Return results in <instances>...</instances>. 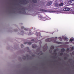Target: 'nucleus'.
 I'll use <instances>...</instances> for the list:
<instances>
[{
    "label": "nucleus",
    "instance_id": "aec40b11",
    "mask_svg": "<svg viewBox=\"0 0 74 74\" xmlns=\"http://www.w3.org/2000/svg\"><path fill=\"white\" fill-rule=\"evenodd\" d=\"M28 44H29V45H31V44H32V43L31 42H28Z\"/></svg>",
    "mask_w": 74,
    "mask_h": 74
},
{
    "label": "nucleus",
    "instance_id": "2eb2a0df",
    "mask_svg": "<svg viewBox=\"0 0 74 74\" xmlns=\"http://www.w3.org/2000/svg\"><path fill=\"white\" fill-rule=\"evenodd\" d=\"M42 19L43 21H46V17H43Z\"/></svg>",
    "mask_w": 74,
    "mask_h": 74
},
{
    "label": "nucleus",
    "instance_id": "f03ea898",
    "mask_svg": "<svg viewBox=\"0 0 74 74\" xmlns=\"http://www.w3.org/2000/svg\"><path fill=\"white\" fill-rule=\"evenodd\" d=\"M63 10L64 11H69L70 10V9L69 8L66 7L64 8Z\"/></svg>",
    "mask_w": 74,
    "mask_h": 74
},
{
    "label": "nucleus",
    "instance_id": "0eeeda50",
    "mask_svg": "<svg viewBox=\"0 0 74 74\" xmlns=\"http://www.w3.org/2000/svg\"><path fill=\"white\" fill-rule=\"evenodd\" d=\"M37 47V45L35 44L33 45L32 46V47L33 48H36Z\"/></svg>",
    "mask_w": 74,
    "mask_h": 74
},
{
    "label": "nucleus",
    "instance_id": "ddd939ff",
    "mask_svg": "<svg viewBox=\"0 0 74 74\" xmlns=\"http://www.w3.org/2000/svg\"><path fill=\"white\" fill-rule=\"evenodd\" d=\"M55 5L56 7H59V5L57 3L55 4Z\"/></svg>",
    "mask_w": 74,
    "mask_h": 74
},
{
    "label": "nucleus",
    "instance_id": "473e14b6",
    "mask_svg": "<svg viewBox=\"0 0 74 74\" xmlns=\"http://www.w3.org/2000/svg\"><path fill=\"white\" fill-rule=\"evenodd\" d=\"M27 49H29V47H27Z\"/></svg>",
    "mask_w": 74,
    "mask_h": 74
},
{
    "label": "nucleus",
    "instance_id": "f8f14e48",
    "mask_svg": "<svg viewBox=\"0 0 74 74\" xmlns=\"http://www.w3.org/2000/svg\"><path fill=\"white\" fill-rule=\"evenodd\" d=\"M65 51V49L64 48L62 49H61V52H64Z\"/></svg>",
    "mask_w": 74,
    "mask_h": 74
},
{
    "label": "nucleus",
    "instance_id": "412c9836",
    "mask_svg": "<svg viewBox=\"0 0 74 74\" xmlns=\"http://www.w3.org/2000/svg\"><path fill=\"white\" fill-rule=\"evenodd\" d=\"M59 38L60 39V41H62V38L60 37Z\"/></svg>",
    "mask_w": 74,
    "mask_h": 74
},
{
    "label": "nucleus",
    "instance_id": "bb28decb",
    "mask_svg": "<svg viewBox=\"0 0 74 74\" xmlns=\"http://www.w3.org/2000/svg\"><path fill=\"white\" fill-rule=\"evenodd\" d=\"M56 49H55L54 50V52H56Z\"/></svg>",
    "mask_w": 74,
    "mask_h": 74
},
{
    "label": "nucleus",
    "instance_id": "5701e85b",
    "mask_svg": "<svg viewBox=\"0 0 74 74\" xmlns=\"http://www.w3.org/2000/svg\"><path fill=\"white\" fill-rule=\"evenodd\" d=\"M24 30H26V31L28 30V28H24Z\"/></svg>",
    "mask_w": 74,
    "mask_h": 74
},
{
    "label": "nucleus",
    "instance_id": "ea45409f",
    "mask_svg": "<svg viewBox=\"0 0 74 74\" xmlns=\"http://www.w3.org/2000/svg\"><path fill=\"white\" fill-rule=\"evenodd\" d=\"M52 11H51L52 12Z\"/></svg>",
    "mask_w": 74,
    "mask_h": 74
},
{
    "label": "nucleus",
    "instance_id": "e433bc0d",
    "mask_svg": "<svg viewBox=\"0 0 74 74\" xmlns=\"http://www.w3.org/2000/svg\"><path fill=\"white\" fill-rule=\"evenodd\" d=\"M56 38H57V37H56Z\"/></svg>",
    "mask_w": 74,
    "mask_h": 74
},
{
    "label": "nucleus",
    "instance_id": "393cba45",
    "mask_svg": "<svg viewBox=\"0 0 74 74\" xmlns=\"http://www.w3.org/2000/svg\"><path fill=\"white\" fill-rule=\"evenodd\" d=\"M24 27L23 26H22L21 27V29H24Z\"/></svg>",
    "mask_w": 74,
    "mask_h": 74
},
{
    "label": "nucleus",
    "instance_id": "c756f323",
    "mask_svg": "<svg viewBox=\"0 0 74 74\" xmlns=\"http://www.w3.org/2000/svg\"><path fill=\"white\" fill-rule=\"evenodd\" d=\"M31 41H34V39H32V40H31Z\"/></svg>",
    "mask_w": 74,
    "mask_h": 74
},
{
    "label": "nucleus",
    "instance_id": "20e7f679",
    "mask_svg": "<svg viewBox=\"0 0 74 74\" xmlns=\"http://www.w3.org/2000/svg\"><path fill=\"white\" fill-rule=\"evenodd\" d=\"M53 39V38L47 39L45 40V41L46 42H50L51 41H52Z\"/></svg>",
    "mask_w": 74,
    "mask_h": 74
},
{
    "label": "nucleus",
    "instance_id": "9d476101",
    "mask_svg": "<svg viewBox=\"0 0 74 74\" xmlns=\"http://www.w3.org/2000/svg\"><path fill=\"white\" fill-rule=\"evenodd\" d=\"M74 39L73 38H71L69 40L70 42H72L74 41Z\"/></svg>",
    "mask_w": 74,
    "mask_h": 74
},
{
    "label": "nucleus",
    "instance_id": "c9c22d12",
    "mask_svg": "<svg viewBox=\"0 0 74 74\" xmlns=\"http://www.w3.org/2000/svg\"><path fill=\"white\" fill-rule=\"evenodd\" d=\"M45 45H46L47 47V44H45Z\"/></svg>",
    "mask_w": 74,
    "mask_h": 74
},
{
    "label": "nucleus",
    "instance_id": "f257e3e1",
    "mask_svg": "<svg viewBox=\"0 0 74 74\" xmlns=\"http://www.w3.org/2000/svg\"><path fill=\"white\" fill-rule=\"evenodd\" d=\"M68 3L70 4L74 5V0H70L69 1Z\"/></svg>",
    "mask_w": 74,
    "mask_h": 74
},
{
    "label": "nucleus",
    "instance_id": "cd10ccee",
    "mask_svg": "<svg viewBox=\"0 0 74 74\" xmlns=\"http://www.w3.org/2000/svg\"><path fill=\"white\" fill-rule=\"evenodd\" d=\"M21 47L22 48V47H23V44H21Z\"/></svg>",
    "mask_w": 74,
    "mask_h": 74
},
{
    "label": "nucleus",
    "instance_id": "39448f33",
    "mask_svg": "<svg viewBox=\"0 0 74 74\" xmlns=\"http://www.w3.org/2000/svg\"><path fill=\"white\" fill-rule=\"evenodd\" d=\"M24 1L23 2H22L21 4H27V3H28V1H26V0H24Z\"/></svg>",
    "mask_w": 74,
    "mask_h": 74
},
{
    "label": "nucleus",
    "instance_id": "a878e982",
    "mask_svg": "<svg viewBox=\"0 0 74 74\" xmlns=\"http://www.w3.org/2000/svg\"><path fill=\"white\" fill-rule=\"evenodd\" d=\"M66 51H69V48H67Z\"/></svg>",
    "mask_w": 74,
    "mask_h": 74
},
{
    "label": "nucleus",
    "instance_id": "1a4fd4ad",
    "mask_svg": "<svg viewBox=\"0 0 74 74\" xmlns=\"http://www.w3.org/2000/svg\"><path fill=\"white\" fill-rule=\"evenodd\" d=\"M20 14H26V12L25 11V10H24L23 12L22 13V12L21 11H20Z\"/></svg>",
    "mask_w": 74,
    "mask_h": 74
},
{
    "label": "nucleus",
    "instance_id": "423d86ee",
    "mask_svg": "<svg viewBox=\"0 0 74 74\" xmlns=\"http://www.w3.org/2000/svg\"><path fill=\"white\" fill-rule=\"evenodd\" d=\"M40 11H42V12H47L48 11L47 10H45L44 9H40Z\"/></svg>",
    "mask_w": 74,
    "mask_h": 74
},
{
    "label": "nucleus",
    "instance_id": "f3484780",
    "mask_svg": "<svg viewBox=\"0 0 74 74\" xmlns=\"http://www.w3.org/2000/svg\"><path fill=\"white\" fill-rule=\"evenodd\" d=\"M63 3H61L59 4L60 6H62L63 5Z\"/></svg>",
    "mask_w": 74,
    "mask_h": 74
},
{
    "label": "nucleus",
    "instance_id": "c85d7f7f",
    "mask_svg": "<svg viewBox=\"0 0 74 74\" xmlns=\"http://www.w3.org/2000/svg\"><path fill=\"white\" fill-rule=\"evenodd\" d=\"M31 33L29 32V33L28 34V35H31Z\"/></svg>",
    "mask_w": 74,
    "mask_h": 74
},
{
    "label": "nucleus",
    "instance_id": "72a5a7b5",
    "mask_svg": "<svg viewBox=\"0 0 74 74\" xmlns=\"http://www.w3.org/2000/svg\"><path fill=\"white\" fill-rule=\"evenodd\" d=\"M53 58H56V57L54 56V57H53Z\"/></svg>",
    "mask_w": 74,
    "mask_h": 74
},
{
    "label": "nucleus",
    "instance_id": "2f4dec72",
    "mask_svg": "<svg viewBox=\"0 0 74 74\" xmlns=\"http://www.w3.org/2000/svg\"><path fill=\"white\" fill-rule=\"evenodd\" d=\"M27 44V42H25V43H24V44Z\"/></svg>",
    "mask_w": 74,
    "mask_h": 74
},
{
    "label": "nucleus",
    "instance_id": "7c9ffc66",
    "mask_svg": "<svg viewBox=\"0 0 74 74\" xmlns=\"http://www.w3.org/2000/svg\"><path fill=\"white\" fill-rule=\"evenodd\" d=\"M54 53V54H56H56H57V53Z\"/></svg>",
    "mask_w": 74,
    "mask_h": 74
},
{
    "label": "nucleus",
    "instance_id": "f704fd0d",
    "mask_svg": "<svg viewBox=\"0 0 74 74\" xmlns=\"http://www.w3.org/2000/svg\"><path fill=\"white\" fill-rule=\"evenodd\" d=\"M40 55H42V53H41Z\"/></svg>",
    "mask_w": 74,
    "mask_h": 74
},
{
    "label": "nucleus",
    "instance_id": "6ab92c4d",
    "mask_svg": "<svg viewBox=\"0 0 74 74\" xmlns=\"http://www.w3.org/2000/svg\"><path fill=\"white\" fill-rule=\"evenodd\" d=\"M60 56H61V55H63V53H60Z\"/></svg>",
    "mask_w": 74,
    "mask_h": 74
},
{
    "label": "nucleus",
    "instance_id": "9b49d317",
    "mask_svg": "<svg viewBox=\"0 0 74 74\" xmlns=\"http://www.w3.org/2000/svg\"><path fill=\"white\" fill-rule=\"evenodd\" d=\"M33 2L34 3H37V0H32Z\"/></svg>",
    "mask_w": 74,
    "mask_h": 74
},
{
    "label": "nucleus",
    "instance_id": "7ed1b4c3",
    "mask_svg": "<svg viewBox=\"0 0 74 74\" xmlns=\"http://www.w3.org/2000/svg\"><path fill=\"white\" fill-rule=\"evenodd\" d=\"M53 42L56 43V44H64V43L59 42L56 41V40H55L53 41Z\"/></svg>",
    "mask_w": 74,
    "mask_h": 74
},
{
    "label": "nucleus",
    "instance_id": "4be33fe9",
    "mask_svg": "<svg viewBox=\"0 0 74 74\" xmlns=\"http://www.w3.org/2000/svg\"><path fill=\"white\" fill-rule=\"evenodd\" d=\"M71 49L72 50H73L74 49V47H71Z\"/></svg>",
    "mask_w": 74,
    "mask_h": 74
},
{
    "label": "nucleus",
    "instance_id": "4c0bfd02",
    "mask_svg": "<svg viewBox=\"0 0 74 74\" xmlns=\"http://www.w3.org/2000/svg\"><path fill=\"white\" fill-rule=\"evenodd\" d=\"M24 57H25V58L26 57V56H24Z\"/></svg>",
    "mask_w": 74,
    "mask_h": 74
},
{
    "label": "nucleus",
    "instance_id": "a211bd4d",
    "mask_svg": "<svg viewBox=\"0 0 74 74\" xmlns=\"http://www.w3.org/2000/svg\"><path fill=\"white\" fill-rule=\"evenodd\" d=\"M40 18V19H42L43 18V17H42V16H39Z\"/></svg>",
    "mask_w": 74,
    "mask_h": 74
},
{
    "label": "nucleus",
    "instance_id": "58836bf2",
    "mask_svg": "<svg viewBox=\"0 0 74 74\" xmlns=\"http://www.w3.org/2000/svg\"><path fill=\"white\" fill-rule=\"evenodd\" d=\"M53 40H54V39Z\"/></svg>",
    "mask_w": 74,
    "mask_h": 74
},
{
    "label": "nucleus",
    "instance_id": "b1692460",
    "mask_svg": "<svg viewBox=\"0 0 74 74\" xmlns=\"http://www.w3.org/2000/svg\"><path fill=\"white\" fill-rule=\"evenodd\" d=\"M64 60H66V59H67V57H64Z\"/></svg>",
    "mask_w": 74,
    "mask_h": 74
},
{
    "label": "nucleus",
    "instance_id": "dca6fc26",
    "mask_svg": "<svg viewBox=\"0 0 74 74\" xmlns=\"http://www.w3.org/2000/svg\"><path fill=\"white\" fill-rule=\"evenodd\" d=\"M64 40H67V41H68V40H69L68 38H67L66 37L65 38H64Z\"/></svg>",
    "mask_w": 74,
    "mask_h": 74
},
{
    "label": "nucleus",
    "instance_id": "4468645a",
    "mask_svg": "<svg viewBox=\"0 0 74 74\" xmlns=\"http://www.w3.org/2000/svg\"><path fill=\"white\" fill-rule=\"evenodd\" d=\"M54 47L53 46H52L51 47V49H54Z\"/></svg>",
    "mask_w": 74,
    "mask_h": 74
},
{
    "label": "nucleus",
    "instance_id": "6e6552de",
    "mask_svg": "<svg viewBox=\"0 0 74 74\" xmlns=\"http://www.w3.org/2000/svg\"><path fill=\"white\" fill-rule=\"evenodd\" d=\"M52 3V2L51 1H50L48 3V4H47V5H48V6H49V5H51Z\"/></svg>",
    "mask_w": 74,
    "mask_h": 74
}]
</instances>
